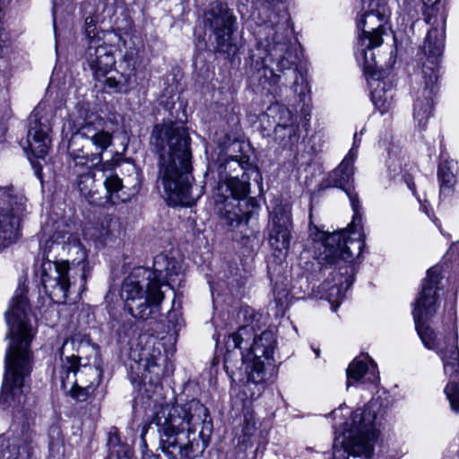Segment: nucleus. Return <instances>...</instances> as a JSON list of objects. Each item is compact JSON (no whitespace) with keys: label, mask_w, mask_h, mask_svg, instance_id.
<instances>
[{"label":"nucleus","mask_w":459,"mask_h":459,"mask_svg":"<svg viewBox=\"0 0 459 459\" xmlns=\"http://www.w3.org/2000/svg\"><path fill=\"white\" fill-rule=\"evenodd\" d=\"M456 248H459V244L457 245Z\"/></svg>","instance_id":"obj_49"},{"label":"nucleus","mask_w":459,"mask_h":459,"mask_svg":"<svg viewBox=\"0 0 459 459\" xmlns=\"http://www.w3.org/2000/svg\"><path fill=\"white\" fill-rule=\"evenodd\" d=\"M82 281H85V273H82Z\"/></svg>","instance_id":"obj_48"},{"label":"nucleus","mask_w":459,"mask_h":459,"mask_svg":"<svg viewBox=\"0 0 459 459\" xmlns=\"http://www.w3.org/2000/svg\"><path fill=\"white\" fill-rule=\"evenodd\" d=\"M291 216L282 207L273 210L269 226V244L279 252H287L291 240Z\"/></svg>","instance_id":"obj_21"},{"label":"nucleus","mask_w":459,"mask_h":459,"mask_svg":"<svg viewBox=\"0 0 459 459\" xmlns=\"http://www.w3.org/2000/svg\"><path fill=\"white\" fill-rule=\"evenodd\" d=\"M136 59L133 52H127L120 60L118 69L104 81L106 88L114 92L126 93L135 82Z\"/></svg>","instance_id":"obj_24"},{"label":"nucleus","mask_w":459,"mask_h":459,"mask_svg":"<svg viewBox=\"0 0 459 459\" xmlns=\"http://www.w3.org/2000/svg\"><path fill=\"white\" fill-rule=\"evenodd\" d=\"M78 175L77 186L81 195L91 204L103 205L108 202L116 204L119 201L124 202L125 197L120 195V191L123 189L122 179L117 175L107 176L104 180V186L107 192L105 200L98 196V192L94 190L95 187V172L93 169H87V171H74Z\"/></svg>","instance_id":"obj_16"},{"label":"nucleus","mask_w":459,"mask_h":459,"mask_svg":"<svg viewBox=\"0 0 459 459\" xmlns=\"http://www.w3.org/2000/svg\"><path fill=\"white\" fill-rule=\"evenodd\" d=\"M154 275L150 268L139 266L133 269L124 280L120 296L128 312L143 320L156 318L160 305L164 299L160 284L153 281Z\"/></svg>","instance_id":"obj_8"},{"label":"nucleus","mask_w":459,"mask_h":459,"mask_svg":"<svg viewBox=\"0 0 459 459\" xmlns=\"http://www.w3.org/2000/svg\"><path fill=\"white\" fill-rule=\"evenodd\" d=\"M40 280L45 293L56 303L65 302L71 286L68 262L43 261Z\"/></svg>","instance_id":"obj_15"},{"label":"nucleus","mask_w":459,"mask_h":459,"mask_svg":"<svg viewBox=\"0 0 459 459\" xmlns=\"http://www.w3.org/2000/svg\"><path fill=\"white\" fill-rule=\"evenodd\" d=\"M67 2H70V0H66ZM63 3V0H53V14L54 18L56 17V13L58 10L59 5Z\"/></svg>","instance_id":"obj_43"},{"label":"nucleus","mask_w":459,"mask_h":459,"mask_svg":"<svg viewBox=\"0 0 459 459\" xmlns=\"http://www.w3.org/2000/svg\"><path fill=\"white\" fill-rule=\"evenodd\" d=\"M73 343V340H65L60 350L62 359L60 379L62 387L64 389L69 388L72 397L79 401H85L99 385L102 373L95 366L81 365L80 358L74 354L63 359L65 349Z\"/></svg>","instance_id":"obj_11"},{"label":"nucleus","mask_w":459,"mask_h":459,"mask_svg":"<svg viewBox=\"0 0 459 459\" xmlns=\"http://www.w3.org/2000/svg\"><path fill=\"white\" fill-rule=\"evenodd\" d=\"M274 140L284 149H292L299 140V127L298 125H285L274 126Z\"/></svg>","instance_id":"obj_31"},{"label":"nucleus","mask_w":459,"mask_h":459,"mask_svg":"<svg viewBox=\"0 0 459 459\" xmlns=\"http://www.w3.org/2000/svg\"><path fill=\"white\" fill-rule=\"evenodd\" d=\"M458 172L457 162L454 160H444L438 166L437 176L440 183V194L450 195L454 191Z\"/></svg>","instance_id":"obj_29"},{"label":"nucleus","mask_w":459,"mask_h":459,"mask_svg":"<svg viewBox=\"0 0 459 459\" xmlns=\"http://www.w3.org/2000/svg\"><path fill=\"white\" fill-rule=\"evenodd\" d=\"M364 13L357 21L361 30L359 36V45L379 47L383 43L382 36L386 31L388 10L385 3L375 0H362Z\"/></svg>","instance_id":"obj_14"},{"label":"nucleus","mask_w":459,"mask_h":459,"mask_svg":"<svg viewBox=\"0 0 459 459\" xmlns=\"http://www.w3.org/2000/svg\"><path fill=\"white\" fill-rule=\"evenodd\" d=\"M245 422L246 424L243 429L244 435L252 436L256 429L255 422L253 420L252 416L250 415V418H247V416L245 415Z\"/></svg>","instance_id":"obj_40"},{"label":"nucleus","mask_w":459,"mask_h":459,"mask_svg":"<svg viewBox=\"0 0 459 459\" xmlns=\"http://www.w3.org/2000/svg\"><path fill=\"white\" fill-rule=\"evenodd\" d=\"M151 271L154 275L153 281L160 284V287L161 279L170 281L173 276L179 275L181 265L175 258L169 257L164 254H160L154 257L153 269H151Z\"/></svg>","instance_id":"obj_28"},{"label":"nucleus","mask_w":459,"mask_h":459,"mask_svg":"<svg viewBox=\"0 0 459 459\" xmlns=\"http://www.w3.org/2000/svg\"><path fill=\"white\" fill-rule=\"evenodd\" d=\"M445 22L442 15L440 26L431 28L426 37L424 52L428 56L432 66L423 65L424 85L417 91L413 104V119L417 126L425 129L432 114L434 97L437 91V58L442 55L445 47Z\"/></svg>","instance_id":"obj_9"},{"label":"nucleus","mask_w":459,"mask_h":459,"mask_svg":"<svg viewBox=\"0 0 459 459\" xmlns=\"http://www.w3.org/2000/svg\"><path fill=\"white\" fill-rule=\"evenodd\" d=\"M35 432L30 428L29 422H26L22 424L17 438L23 444H29L33 440Z\"/></svg>","instance_id":"obj_38"},{"label":"nucleus","mask_w":459,"mask_h":459,"mask_svg":"<svg viewBox=\"0 0 459 459\" xmlns=\"http://www.w3.org/2000/svg\"><path fill=\"white\" fill-rule=\"evenodd\" d=\"M187 128L179 122H162L153 126L151 150L157 155V185L170 205L191 206L203 195L194 189L192 153Z\"/></svg>","instance_id":"obj_3"},{"label":"nucleus","mask_w":459,"mask_h":459,"mask_svg":"<svg viewBox=\"0 0 459 459\" xmlns=\"http://www.w3.org/2000/svg\"><path fill=\"white\" fill-rule=\"evenodd\" d=\"M359 142H360V139H359L358 134L356 133L354 134L353 144H352V147L351 148L350 152H351L353 150L354 152L357 154V150L359 148Z\"/></svg>","instance_id":"obj_42"},{"label":"nucleus","mask_w":459,"mask_h":459,"mask_svg":"<svg viewBox=\"0 0 459 459\" xmlns=\"http://www.w3.org/2000/svg\"><path fill=\"white\" fill-rule=\"evenodd\" d=\"M313 351H314V352L316 353V357H319V354H320V351H319V349H316V348H314V349H313Z\"/></svg>","instance_id":"obj_47"},{"label":"nucleus","mask_w":459,"mask_h":459,"mask_svg":"<svg viewBox=\"0 0 459 459\" xmlns=\"http://www.w3.org/2000/svg\"><path fill=\"white\" fill-rule=\"evenodd\" d=\"M263 7L256 18L255 34L257 48L251 56V66L256 70L255 79L264 90L274 97L282 94V79L293 76L290 89L299 96V102L307 105L310 89L305 77L298 71L299 49L293 39L290 17L285 7L268 13L283 0H255Z\"/></svg>","instance_id":"obj_1"},{"label":"nucleus","mask_w":459,"mask_h":459,"mask_svg":"<svg viewBox=\"0 0 459 459\" xmlns=\"http://www.w3.org/2000/svg\"><path fill=\"white\" fill-rule=\"evenodd\" d=\"M152 424L159 433L160 453L149 450L143 438V459H194L207 447L212 430L209 411L197 400L160 405Z\"/></svg>","instance_id":"obj_2"},{"label":"nucleus","mask_w":459,"mask_h":459,"mask_svg":"<svg viewBox=\"0 0 459 459\" xmlns=\"http://www.w3.org/2000/svg\"><path fill=\"white\" fill-rule=\"evenodd\" d=\"M102 119L96 118L94 121H89L81 126L76 132L73 133L70 142L71 145L80 144L83 149L91 152L93 146L96 150L94 153L103 152L111 145L113 135L105 131L102 126Z\"/></svg>","instance_id":"obj_18"},{"label":"nucleus","mask_w":459,"mask_h":459,"mask_svg":"<svg viewBox=\"0 0 459 459\" xmlns=\"http://www.w3.org/2000/svg\"><path fill=\"white\" fill-rule=\"evenodd\" d=\"M251 172H246L243 170L241 175L236 174L229 178L228 181L224 182L227 191L236 199H243L249 193V180Z\"/></svg>","instance_id":"obj_33"},{"label":"nucleus","mask_w":459,"mask_h":459,"mask_svg":"<svg viewBox=\"0 0 459 459\" xmlns=\"http://www.w3.org/2000/svg\"><path fill=\"white\" fill-rule=\"evenodd\" d=\"M71 236L66 233L56 232L48 240H46L42 247V262L43 261H58V257L67 249L68 253H75L78 255V264L84 261L87 253L82 244L74 239L70 241Z\"/></svg>","instance_id":"obj_22"},{"label":"nucleus","mask_w":459,"mask_h":459,"mask_svg":"<svg viewBox=\"0 0 459 459\" xmlns=\"http://www.w3.org/2000/svg\"><path fill=\"white\" fill-rule=\"evenodd\" d=\"M309 217L311 219L312 215ZM308 233L314 242L315 257L318 264L323 267H334L331 279L322 283L321 290L335 312L353 283L354 268L351 264L361 254L364 242L348 237L347 230L328 234L314 225L311 220Z\"/></svg>","instance_id":"obj_7"},{"label":"nucleus","mask_w":459,"mask_h":459,"mask_svg":"<svg viewBox=\"0 0 459 459\" xmlns=\"http://www.w3.org/2000/svg\"><path fill=\"white\" fill-rule=\"evenodd\" d=\"M85 36L89 39V43L93 40L100 43L101 36L97 30L96 21L93 17H87L85 19Z\"/></svg>","instance_id":"obj_36"},{"label":"nucleus","mask_w":459,"mask_h":459,"mask_svg":"<svg viewBox=\"0 0 459 459\" xmlns=\"http://www.w3.org/2000/svg\"><path fill=\"white\" fill-rule=\"evenodd\" d=\"M204 22L214 36L215 51L227 57L234 56L238 52V45L233 37L237 17L228 4L212 3L204 13Z\"/></svg>","instance_id":"obj_13"},{"label":"nucleus","mask_w":459,"mask_h":459,"mask_svg":"<svg viewBox=\"0 0 459 459\" xmlns=\"http://www.w3.org/2000/svg\"><path fill=\"white\" fill-rule=\"evenodd\" d=\"M240 210L225 211L223 220L225 223L230 228L238 227L243 222V215L239 213Z\"/></svg>","instance_id":"obj_37"},{"label":"nucleus","mask_w":459,"mask_h":459,"mask_svg":"<svg viewBox=\"0 0 459 459\" xmlns=\"http://www.w3.org/2000/svg\"><path fill=\"white\" fill-rule=\"evenodd\" d=\"M134 323L131 320L122 323L117 329V334L120 342L125 341L134 333Z\"/></svg>","instance_id":"obj_39"},{"label":"nucleus","mask_w":459,"mask_h":459,"mask_svg":"<svg viewBox=\"0 0 459 459\" xmlns=\"http://www.w3.org/2000/svg\"><path fill=\"white\" fill-rule=\"evenodd\" d=\"M0 250L20 238V223L27 214L29 204L24 193L13 185L0 188Z\"/></svg>","instance_id":"obj_12"},{"label":"nucleus","mask_w":459,"mask_h":459,"mask_svg":"<svg viewBox=\"0 0 459 459\" xmlns=\"http://www.w3.org/2000/svg\"><path fill=\"white\" fill-rule=\"evenodd\" d=\"M361 49L357 53V60L362 65L364 73L368 79H373L377 76L386 75V71L378 69L375 60V53L373 48L375 47L361 46Z\"/></svg>","instance_id":"obj_30"},{"label":"nucleus","mask_w":459,"mask_h":459,"mask_svg":"<svg viewBox=\"0 0 459 459\" xmlns=\"http://www.w3.org/2000/svg\"><path fill=\"white\" fill-rule=\"evenodd\" d=\"M29 302L24 287L19 286L5 312L11 342L5 353V372L0 393V406L20 409L26 403L25 382L31 372L30 342L33 329L28 318Z\"/></svg>","instance_id":"obj_4"},{"label":"nucleus","mask_w":459,"mask_h":459,"mask_svg":"<svg viewBox=\"0 0 459 459\" xmlns=\"http://www.w3.org/2000/svg\"><path fill=\"white\" fill-rule=\"evenodd\" d=\"M238 316H242L247 324L229 335L225 342V368L230 377H237L239 381L247 378L255 385L263 384L266 379L267 367L273 362L277 343L275 334L271 329L257 333V317L260 316L249 307H242Z\"/></svg>","instance_id":"obj_5"},{"label":"nucleus","mask_w":459,"mask_h":459,"mask_svg":"<svg viewBox=\"0 0 459 459\" xmlns=\"http://www.w3.org/2000/svg\"><path fill=\"white\" fill-rule=\"evenodd\" d=\"M439 2L440 0H422V3L426 7L431 8L432 13L435 9L438 10L437 4Z\"/></svg>","instance_id":"obj_41"},{"label":"nucleus","mask_w":459,"mask_h":459,"mask_svg":"<svg viewBox=\"0 0 459 459\" xmlns=\"http://www.w3.org/2000/svg\"><path fill=\"white\" fill-rule=\"evenodd\" d=\"M356 153L352 150L349 152L337 168L328 173L320 184V189L331 187L342 189L348 195L355 215L358 213L359 204L358 194L354 192V168Z\"/></svg>","instance_id":"obj_17"},{"label":"nucleus","mask_w":459,"mask_h":459,"mask_svg":"<svg viewBox=\"0 0 459 459\" xmlns=\"http://www.w3.org/2000/svg\"><path fill=\"white\" fill-rule=\"evenodd\" d=\"M68 152L71 157L70 168L74 169V171H78L76 169H82L83 171H87V169H93L92 168L101 162L102 157L100 153H94L86 149H83L80 144L71 145V142L68 143Z\"/></svg>","instance_id":"obj_27"},{"label":"nucleus","mask_w":459,"mask_h":459,"mask_svg":"<svg viewBox=\"0 0 459 459\" xmlns=\"http://www.w3.org/2000/svg\"><path fill=\"white\" fill-rule=\"evenodd\" d=\"M50 130L48 117L40 115L38 108L34 109L29 118L27 143L28 148L35 157L43 158L48 153Z\"/></svg>","instance_id":"obj_19"},{"label":"nucleus","mask_w":459,"mask_h":459,"mask_svg":"<svg viewBox=\"0 0 459 459\" xmlns=\"http://www.w3.org/2000/svg\"><path fill=\"white\" fill-rule=\"evenodd\" d=\"M377 403L370 402L355 410L345 422L341 444L347 453V459H371L377 437Z\"/></svg>","instance_id":"obj_10"},{"label":"nucleus","mask_w":459,"mask_h":459,"mask_svg":"<svg viewBox=\"0 0 459 459\" xmlns=\"http://www.w3.org/2000/svg\"><path fill=\"white\" fill-rule=\"evenodd\" d=\"M367 357L361 359L358 357L349 365L347 368V386L351 385V381H359L368 370V365L366 362Z\"/></svg>","instance_id":"obj_34"},{"label":"nucleus","mask_w":459,"mask_h":459,"mask_svg":"<svg viewBox=\"0 0 459 459\" xmlns=\"http://www.w3.org/2000/svg\"><path fill=\"white\" fill-rule=\"evenodd\" d=\"M243 170L251 172L256 177L258 176V171L249 162L248 157L240 156L239 158L231 157L227 159L223 163L220 164L218 168L219 182L224 183L228 181L229 178H231L233 175H241Z\"/></svg>","instance_id":"obj_26"},{"label":"nucleus","mask_w":459,"mask_h":459,"mask_svg":"<svg viewBox=\"0 0 459 459\" xmlns=\"http://www.w3.org/2000/svg\"><path fill=\"white\" fill-rule=\"evenodd\" d=\"M431 15H432V13H431V14H427V17H426V19H425V20H426V22H427L428 23H429V22H430Z\"/></svg>","instance_id":"obj_46"},{"label":"nucleus","mask_w":459,"mask_h":459,"mask_svg":"<svg viewBox=\"0 0 459 459\" xmlns=\"http://www.w3.org/2000/svg\"><path fill=\"white\" fill-rule=\"evenodd\" d=\"M85 63L98 81L104 79L112 72L116 64L113 47L96 40L89 43L84 54Z\"/></svg>","instance_id":"obj_20"},{"label":"nucleus","mask_w":459,"mask_h":459,"mask_svg":"<svg viewBox=\"0 0 459 459\" xmlns=\"http://www.w3.org/2000/svg\"><path fill=\"white\" fill-rule=\"evenodd\" d=\"M252 212H246L244 215H245V223L247 224V221H248V218L251 216Z\"/></svg>","instance_id":"obj_45"},{"label":"nucleus","mask_w":459,"mask_h":459,"mask_svg":"<svg viewBox=\"0 0 459 459\" xmlns=\"http://www.w3.org/2000/svg\"><path fill=\"white\" fill-rule=\"evenodd\" d=\"M441 279L437 266L428 270L421 291L414 303L412 316L415 328L425 347L436 351L442 359L444 371L449 376L445 394L452 411L459 412V351L455 343V325L449 326V332L442 337L441 333H436L427 325V321L436 315L438 308L437 290Z\"/></svg>","instance_id":"obj_6"},{"label":"nucleus","mask_w":459,"mask_h":459,"mask_svg":"<svg viewBox=\"0 0 459 459\" xmlns=\"http://www.w3.org/2000/svg\"><path fill=\"white\" fill-rule=\"evenodd\" d=\"M3 30L0 28V56L3 52L4 39H2Z\"/></svg>","instance_id":"obj_44"},{"label":"nucleus","mask_w":459,"mask_h":459,"mask_svg":"<svg viewBox=\"0 0 459 459\" xmlns=\"http://www.w3.org/2000/svg\"><path fill=\"white\" fill-rule=\"evenodd\" d=\"M385 75L368 79L371 91V99L375 107L384 114L389 110L393 104V91L385 82Z\"/></svg>","instance_id":"obj_25"},{"label":"nucleus","mask_w":459,"mask_h":459,"mask_svg":"<svg viewBox=\"0 0 459 459\" xmlns=\"http://www.w3.org/2000/svg\"><path fill=\"white\" fill-rule=\"evenodd\" d=\"M107 446L109 451V459H113V457L120 458V438L116 429L109 431Z\"/></svg>","instance_id":"obj_35"},{"label":"nucleus","mask_w":459,"mask_h":459,"mask_svg":"<svg viewBox=\"0 0 459 459\" xmlns=\"http://www.w3.org/2000/svg\"><path fill=\"white\" fill-rule=\"evenodd\" d=\"M165 363L166 356L160 348L145 349L135 360L136 374L142 380L158 382L164 374ZM131 368L134 369V366L131 365Z\"/></svg>","instance_id":"obj_23"},{"label":"nucleus","mask_w":459,"mask_h":459,"mask_svg":"<svg viewBox=\"0 0 459 459\" xmlns=\"http://www.w3.org/2000/svg\"><path fill=\"white\" fill-rule=\"evenodd\" d=\"M273 118V122L274 126H285V125H297L293 121L292 114L290 110L283 105H280L278 103L271 105L266 112L262 115L261 122L262 126L265 129L266 127L264 126V120Z\"/></svg>","instance_id":"obj_32"}]
</instances>
